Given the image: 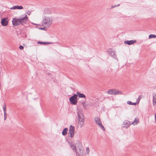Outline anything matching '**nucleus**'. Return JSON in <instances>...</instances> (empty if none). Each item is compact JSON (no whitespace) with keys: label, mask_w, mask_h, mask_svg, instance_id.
<instances>
[{"label":"nucleus","mask_w":156,"mask_h":156,"mask_svg":"<svg viewBox=\"0 0 156 156\" xmlns=\"http://www.w3.org/2000/svg\"><path fill=\"white\" fill-rule=\"evenodd\" d=\"M76 112L78 116L77 119L78 120V125L81 128L83 126L84 123V115L82 113V110L81 109L77 108Z\"/></svg>","instance_id":"f257e3e1"},{"label":"nucleus","mask_w":156,"mask_h":156,"mask_svg":"<svg viewBox=\"0 0 156 156\" xmlns=\"http://www.w3.org/2000/svg\"><path fill=\"white\" fill-rule=\"evenodd\" d=\"M52 19L51 17L44 16L43 19L42 23L43 25L47 27H49L52 24Z\"/></svg>","instance_id":"f03ea898"},{"label":"nucleus","mask_w":156,"mask_h":156,"mask_svg":"<svg viewBox=\"0 0 156 156\" xmlns=\"http://www.w3.org/2000/svg\"><path fill=\"white\" fill-rule=\"evenodd\" d=\"M77 97L78 95L76 94L70 97L69 98L70 103L73 105H76L77 102Z\"/></svg>","instance_id":"7ed1b4c3"},{"label":"nucleus","mask_w":156,"mask_h":156,"mask_svg":"<svg viewBox=\"0 0 156 156\" xmlns=\"http://www.w3.org/2000/svg\"><path fill=\"white\" fill-rule=\"evenodd\" d=\"M74 127L71 125L70 126L69 132L68 133V134L69 135V136L71 137H73L74 136Z\"/></svg>","instance_id":"20e7f679"},{"label":"nucleus","mask_w":156,"mask_h":156,"mask_svg":"<svg viewBox=\"0 0 156 156\" xmlns=\"http://www.w3.org/2000/svg\"><path fill=\"white\" fill-rule=\"evenodd\" d=\"M69 144H70V147H71V148H72V149L76 153V155L78 156H81L82 155V154H83V153H82V152H81V150H80V153H79L78 152H77V150L76 148V145H75L74 144H70V143L69 142Z\"/></svg>","instance_id":"39448f33"},{"label":"nucleus","mask_w":156,"mask_h":156,"mask_svg":"<svg viewBox=\"0 0 156 156\" xmlns=\"http://www.w3.org/2000/svg\"><path fill=\"white\" fill-rule=\"evenodd\" d=\"M107 93L108 94H121V92L120 91H116V90L114 89H111L107 91Z\"/></svg>","instance_id":"423d86ee"},{"label":"nucleus","mask_w":156,"mask_h":156,"mask_svg":"<svg viewBox=\"0 0 156 156\" xmlns=\"http://www.w3.org/2000/svg\"><path fill=\"white\" fill-rule=\"evenodd\" d=\"M28 20V17L27 16V15H26L23 18H21L19 19V20L20 21V24L23 25L25 23L27 22Z\"/></svg>","instance_id":"0eeeda50"},{"label":"nucleus","mask_w":156,"mask_h":156,"mask_svg":"<svg viewBox=\"0 0 156 156\" xmlns=\"http://www.w3.org/2000/svg\"><path fill=\"white\" fill-rule=\"evenodd\" d=\"M19 19L14 18L12 20V25L15 26L19 25L20 24Z\"/></svg>","instance_id":"6e6552de"},{"label":"nucleus","mask_w":156,"mask_h":156,"mask_svg":"<svg viewBox=\"0 0 156 156\" xmlns=\"http://www.w3.org/2000/svg\"><path fill=\"white\" fill-rule=\"evenodd\" d=\"M8 19L7 18L5 17L3 18L1 20V24L3 26H7L8 24Z\"/></svg>","instance_id":"1a4fd4ad"},{"label":"nucleus","mask_w":156,"mask_h":156,"mask_svg":"<svg viewBox=\"0 0 156 156\" xmlns=\"http://www.w3.org/2000/svg\"><path fill=\"white\" fill-rule=\"evenodd\" d=\"M54 10L53 9L46 8L44 10V12L45 14H50Z\"/></svg>","instance_id":"9d476101"},{"label":"nucleus","mask_w":156,"mask_h":156,"mask_svg":"<svg viewBox=\"0 0 156 156\" xmlns=\"http://www.w3.org/2000/svg\"><path fill=\"white\" fill-rule=\"evenodd\" d=\"M131 124V123L129 121L126 120L123 122L122 127L123 128H128Z\"/></svg>","instance_id":"9b49d317"},{"label":"nucleus","mask_w":156,"mask_h":156,"mask_svg":"<svg viewBox=\"0 0 156 156\" xmlns=\"http://www.w3.org/2000/svg\"><path fill=\"white\" fill-rule=\"evenodd\" d=\"M136 41L132 40L130 41H124V43L126 44L129 45L133 44L134 43L136 42Z\"/></svg>","instance_id":"f8f14e48"},{"label":"nucleus","mask_w":156,"mask_h":156,"mask_svg":"<svg viewBox=\"0 0 156 156\" xmlns=\"http://www.w3.org/2000/svg\"><path fill=\"white\" fill-rule=\"evenodd\" d=\"M23 8V7L22 6H18V5H15L13 6L11 8H10V9H21Z\"/></svg>","instance_id":"ddd939ff"},{"label":"nucleus","mask_w":156,"mask_h":156,"mask_svg":"<svg viewBox=\"0 0 156 156\" xmlns=\"http://www.w3.org/2000/svg\"><path fill=\"white\" fill-rule=\"evenodd\" d=\"M94 120L96 123L98 125H99V124H100V123H101L100 119L98 116H96L95 117Z\"/></svg>","instance_id":"4468645a"},{"label":"nucleus","mask_w":156,"mask_h":156,"mask_svg":"<svg viewBox=\"0 0 156 156\" xmlns=\"http://www.w3.org/2000/svg\"><path fill=\"white\" fill-rule=\"evenodd\" d=\"M139 122V119L138 118L136 117L135 120L134 121V122H132L131 123V124H133V125H137L138 123Z\"/></svg>","instance_id":"2eb2a0df"},{"label":"nucleus","mask_w":156,"mask_h":156,"mask_svg":"<svg viewBox=\"0 0 156 156\" xmlns=\"http://www.w3.org/2000/svg\"><path fill=\"white\" fill-rule=\"evenodd\" d=\"M68 129L67 128H65L62 131V134L63 136H65L67 134Z\"/></svg>","instance_id":"dca6fc26"},{"label":"nucleus","mask_w":156,"mask_h":156,"mask_svg":"<svg viewBox=\"0 0 156 156\" xmlns=\"http://www.w3.org/2000/svg\"><path fill=\"white\" fill-rule=\"evenodd\" d=\"M77 94L78 95L79 97V98H86L85 95L83 94L80 93V92H77Z\"/></svg>","instance_id":"f3484780"},{"label":"nucleus","mask_w":156,"mask_h":156,"mask_svg":"<svg viewBox=\"0 0 156 156\" xmlns=\"http://www.w3.org/2000/svg\"><path fill=\"white\" fill-rule=\"evenodd\" d=\"M109 54H111V55L114 58H116V55L115 53V52L113 51H110L109 52Z\"/></svg>","instance_id":"a211bd4d"},{"label":"nucleus","mask_w":156,"mask_h":156,"mask_svg":"<svg viewBox=\"0 0 156 156\" xmlns=\"http://www.w3.org/2000/svg\"><path fill=\"white\" fill-rule=\"evenodd\" d=\"M38 44H50V43H49L48 42H41V41H38L37 42Z\"/></svg>","instance_id":"6ab92c4d"},{"label":"nucleus","mask_w":156,"mask_h":156,"mask_svg":"<svg viewBox=\"0 0 156 156\" xmlns=\"http://www.w3.org/2000/svg\"><path fill=\"white\" fill-rule=\"evenodd\" d=\"M156 37V35L154 34H150L149 35V38H154Z\"/></svg>","instance_id":"aec40b11"},{"label":"nucleus","mask_w":156,"mask_h":156,"mask_svg":"<svg viewBox=\"0 0 156 156\" xmlns=\"http://www.w3.org/2000/svg\"><path fill=\"white\" fill-rule=\"evenodd\" d=\"M3 108L4 113L6 112V105L5 103L4 104V105L3 106Z\"/></svg>","instance_id":"412c9836"},{"label":"nucleus","mask_w":156,"mask_h":156,"mask_svg":"<svg viewBox=\"0 0 156 156\" xmlns=\"http://www.w3.org/2000/svg\"><path fill=\"white\" fill-rule=\"evenodd\" d=\"M98 126L99 127H100L103 130L105 131V129L104 126L102 125L101 123H100V124H99Z\"/></svg>","instance_id":"4be33fe9"},{"label":"nucleus","mask_w":156,"mask_h":156,"mask_svg":"<svg viewBox=\"0 0 156 156\" xmlns=\"http://www.w3.org/2000/svg\"><path fill=\"white\" fill-rule=\"evenodd\" d=\"M156 104V98L155 99L154 98V97H153V104L154 105H155Z\"/></svg>","instance_id":"5701e85b"},{"label":"nucleus","mask_w":156,"mask_h":156,"mask_svg":"<svg viewBox=\"0 0 156 156\" xmlns=\"http://www.w3.org/2000/svg\"><path fill=\"white\" fill-rule=\"evenodd\" d=\"M82 105H83V106L85 108H86L87 107V105L85 103V102H83L82 103Z\"/></svg>","instance_id":"b1692460"},{"label":"nucleus","mask_w":156,"mask_h":156,"mask_svg":"<svg viewBox=\"0 0 156 156\" xmlns=\"http://www.w3.org/2000/svg\"><path fill=\"white\" fill-rule=\"evenodd\" d=\"M7 118L6 112L4 113V120H5Z\"/></svg>","instance_id":"393cba45"},{"label":"nucleus","mask_w":156,"mask_h":156,"mask_svg":"<svg viewBox=\"0 0 156 156\" xmlns=\"http://www.w3.org/2000/svg\"><path fill=\"white\" fill-rule=\"evenodd\" d=\"M127 103L128 104L132 105V102L130 101H128L127 102Z\"/></svg>","instance_id":"a878e982"},{"label":"nucleus","mask_w":156,"mask_h":156,"mask_svg":"<svg viewBox=\"0 0 156 156\" xmlns=\"http://www.w3.org/2000/svg\"><path fill=\"white\" fill-rule=\"evenodd\" d=\"M120 5L119 4H118L117 5H112V8H114L116 7H118V6H119Z\"/></svg>","instance_id":"bb28decb"},{"label":"nucleus","mask_w":156,"mask_h":156,"mask_svg":"<svg viewBox=\"0 0 156 156\" xmlns=\"http://www.w3.org/2000/svg\"><path fill=\"white\" fill-rule=\"evenodd\" d=\"M86 151H87V152L88 154L89 153V148L88 147H87L86 148Z\"/></svg>","instance_id":"cd10ccee"},{"label":"nucleus","mask_w":156,"mask_h":156,"mask_svg":"<svg viewBox=\"0 0 156 156\" xmlns=\"http://www.w3.org/2000/svg\"><path fill=\"white\" fill-rule=\"evenodd\" d=\"M140 97H139L138 98L136 99V101L137 102V103H138L139 102V101H140Z\"/></svg>","instance_id":"c85d7f7f"},{"label":"nucleus","mask_w":156,"mask_h":156,"mask_svg":"<svg viewBox=\"0 0 156 156\" xmlns=\"http://www.w3.org/2000/svg\"><path fill=\"white\" fill-rule=\"evenodd\" d=\"M23 48H24L23 47L22 45H20L19 47V48L20 50H22V49H23Z\"/></svg>","instance_id":"c756f323"},{"label":"nucleus","mask_w":156,"mask_h":156,"mask_svg":"<svg viewBox=\"0 0 156 156\" xmlns=\"http://www.w3.org/2000/svg\"><path fill=\"white\" fill-rule=\"evenodd\" d=\"M27 14L28 15H30V14H31V12H30V11H27Z\"/></svg>","instance_id":"7c9ffc66"},{"label":"nucleus","mask_w":156,"mask_h":156,"mask_svg":"<svg viewBox=\"0 0 156 156\" xmlns=\"http://www.w3.org/2000/svg\"><path fill=\"white\" fill-rule=\"evenodd\" d=\"M137 103H133L132 104V105H136V104Z\"/></svg>","instance_id":"2f4dec72"},{"label":"nucleus","mask_w":156,"mask_h":156,"mask_svg":"<svg viewBox=\"0 0 156 156\" xmlns=\"http://www.w3.org/2000/svg\"><path fill=\"white\" fill-rule=\"evenodd\" d=\"M154 116H155V122L156 123V113H155Z\"/></svg>","instance_id":"473e14b6"},{"label":"nucleus","mask_w":156,"mask_h":156,"mask_svg":"<svg viewBox=\"0 0 156 156\" xmlns=\"http://www.w3.org/2000/svg\"><path fill=\"white\" fill-rule=\"evenodd\" d=\"M45 28V27H43V28H41L39 29L41 30H44Z\"/></svg>","instance_id":"72a5a7b5"},{"label":"nucleus","mask_w":156,"mask_h":156,"mask_svg":"<svg viewBox=\"0 0 156 156\" xmlns=\"http://www.w3.org/2000/svg\"><path fill=\"white\" fill-rule=\"evenodd\" d=\"M82 155H82L81 156H82Z\"/></svg>","instance_id":"f704fd0d"}]
</instances>
